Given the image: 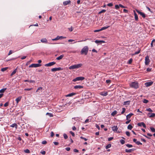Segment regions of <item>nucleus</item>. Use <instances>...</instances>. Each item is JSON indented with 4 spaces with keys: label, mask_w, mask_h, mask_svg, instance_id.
<instances>
[{
    "label": "nucleus",
    "mask_w": 155,
    "mask_h": 155,
    "mask_svg": "<svg viewBox=\"0 0 155 155\" xmlns=\"http://www.w3.org/2000/svg\"><path fill=\"white\" fill-rule=\"evenodd\" d=\"M130 87L135 89H137L139 87V83L137 82H132L130 84Z\"/></svg>",
    "instance_id": "f257e3e1"
},
{
    "label": "nucleus",
    "mask_w": 155,
    "mask_h": 155,
    "mask_svg": "<svg viewBox=\"0 0 155 155\" xmlns=\"http://www.w3.org/2000/svg\"><path fill=\"white\" fill-rule=\"evenodd\" d=\"M88 48L87 46H85L81 49V54H84L86 55L88 51Z\"/></svg>",
    "instance_id": "f03ea898"
},
{
    "label": "nucleus",
    "mask_w": 155,
    "mask_h": 155,
    "mask_svg": "<svg viewBox=\"0 0 155 155\" xmlns=\"http://www.w3.org/2000/svg\"><path fill=\"white\" fill-rule=\"evenodd\" d=\"M82 66V64H79L71 66L69 67V69H74L78 68L81 67Z\"/></svg>",
    "instance_id": "7ed1b4c3"
},
{
    "label": "nucleus",
    "mask_w": 155,
    "mask_h": 155,
    "mask_svg": "<svg viewBox=\"0 0 155 155\" xmlns=\"http://www.w3.org/2000/svg\"><path fill=\"white\" fill-rule=\"evenodd\" d=\"M84 79V78L83 77H78L73 79L72 80L73 81L75 82L77 81H82Z\"/></svg>",
    "instance_id": "20e7f679"
},
{
    "label": "nucleus",
    "mask_w": 155,
    "mask_h": 155,
    "mask_svg": "<svg viewBox=\"0 0 155 155\" xmlns=\"http://www.w3.org/2000/svg\"><path fill=\"white\" fill-rule=\"evenodd\" d=\"M41 64H33L29 66V68H37L40 67Z\"/></svg>",
    "instance_id": "39448f33"
},
{
    "label": "nucleus",
    "mask_w": 155,
    "mask_h": 155,
    "mask_svg": "<svg viewBox=\"0 0 155 155\" xmlns=\"http://www.w3.org/2000/svg\"><path fill=\"white\" fill-rule=\"evenodd\" d=\"M150 62L149 57L148 56H146L145 58V65H148Z\"/></svg>",
    "instance_id": "423d86ee"
},
{
    "label": "nucleus",
    "mask_w": 155,
    "mask_h": 155,
    "mask_svg": "<svg viewBox=\"0 0 155 155\" xmlns=\"http://www.w3.org/2000/svg\"><path fill=\"white\" fill-rule=\"evenodd\" d=\"M65 37H64L62 36H58L56 38L52 39V41H56L59 39H62L65 38Z\"/></svg>",
    "instance_id": "0eeeda50"
},
{
    "label": "nucleus",
    "mask_w": 155,
    "mask_h": 155,
    "mask_svg": "<svg viewBox=\"0 0 155 155\" xmlns=\"http://www.w3.org/2000/svg\"><path fill=\"white\" fill-rule=\"evenodd\" d=\"M56 64V63L54 62H50L48 64H46L45 65V66L46 67H49L52 66Z\"/></svg>",
    "instance_id": "6e6552de"
},
{
    "label": "nucleus",
    "mask_w": 155,
    "mask_h": 155,
    "mask_svg": "<svg viewBox=\"0 0 155 155\" xmlns=\"http://www.w3.org/2000/svg\"><path fill=\"white\" fill-rule=\"evenodd\" d=\"M42 88L41 87H40L38 88L36 91V92L38 93L39 95H41L42 92Z\"/></svg>",
    "instance_id": "1a4fd4ad"
},
{
    "label": "nucleus",
    "mask_w": 155,
    "mask_h": 155,
    "mask_svg": "<svg viewBox=\"0 0 155 155\" xmlns=\"http://www.w3.org/2000/svg\"><path fill=\"white\" fill-rule=\"evenodd\" d=\"M136 11L139 14L141 15L143 18H145L146 17L144 13L141 12L137 9L136 10Z\"/></svg>",
    "instance_id": "9d476101"
},
{
    "label": "nucleus",
    "mask_w": 155,
    "mask_h": 155,
    "mask_svg": "<svg viewBox=\"0 0 155 155\" xmlns=\"http://www.w3.org/2000/svg\"><path fill=\"white\" fill-rule=\"evenodd\" d=\"M153 83V82L152 81L146 82L145 83V85L146 87H148L151 86Z\"/></svg>",
    "instance_id": "9b49d317"
},
{
    "label": "nucleus",
    "mask_w": 155,
    "mask_h": 155,
    "mask_svg": "<svg viewBox=\"0 0 155 155\" xmlns=\"http://www.w3.org/2000/svg\"><path fill=\"white\" fill-rule=\"evenodd\" d=\"M137 125L138 126L141 127L143 126L144 128H145L146 127V126L145 124L143 122H142L141 123H138L137 124Z\"/></svg>",
    "instance_id": "f8f14e48"
},
{
    "label": "nucleus",
    "mask_w": 155,
    "mask_h": 155,
    "mask_svg": "<svg viewBox=\"0 0 155 155\" xmlns=\"http://www.w3.org/2000/svg\"><path fill=\"white\" fill-rule=\"evenodd\" d=\"M112 130L114 132L117 131L118 129L117 126H114L112 127Z\"/></svg>",
    "instance_id": "ddd939ff"
},
{
    "label": "nucleus",
    "mask_w": 155,
    "mask_h": 155,
    "mask_svg": "<svg viewBox=\"0 0 155 155\" xmlns=\"http://www.w3.org/2000/svg\"><path fill=\"white\" fill-rule=\"evenodd\" d=\"M133 114L132 113H130V114H128V115H127V116H126V120H128L133 115Z\"/></svg>",
    "instance_id": "4468645a"
},
{
    "label": "nucleus",
    "mask_w": 155,
    "mask_h": 155,
    "mask_svg": "<svg viewBox=\"0 0 155 155\" xmlns=\"http://www.w3.org/2000/svg\"><path fill=\"white\" fill-rule=\"evenodd\" d=\"M100 94L103 96H106L108 94V93L107 92H102L100 93Z\"/></svg>",
    "instance_id": "2eb2a0df"
},
{
    "label": "nucleus",
    "mask_w": 155,
    "mask_h": 155,
    "mask_svg": "<svg viewBox=\"0 0 155 155\" xmlns=\"http://www.w3.org/2000/svg\"><path fill=\"white\" fill-rule=\"evenodd\" d=\"M150 114V115L149 116V117L150 118V117H155V114L154 113H149L147 114V115H149Z\"/></svg>",
    "instance_id": "dca6fc26"
},
{
    "label": "nucleus",
    "mask_w": 155,
    "mask_h": 155,
    "mask_svg": "<svg viewBox=\"0 0 155 155\" xmlns=\"http://www.w3.org/2000/svg\"><path fill=\"white\" fill-rule=\"evenodd\" d=\"M71 2L70 0L66 1L65 2H63V4L65 6V5H66L70 3Z\"/></svg>",
    "instance_id": "f3484780"
},
{
    "label": "nucleus",
    "mask_w": 155,
    "mask_h": 155,
    "mask_svg": "<svg viewBox=\"0 0 155 155\" xmlns=\"http://www.w3.org/2000/svg\"><path fill=\"white\" fill-rule=\"evenodd\" d=\"M135 150V149H134V148L130 149H129V150L126 149L125 150V151L126 153H130L132 151H134Z\"/></svg>",
    "instance_id": "a211bd4d"
},
{
    "label": "nucleus",
    "mask_w": 155,
    "mask_h": 155,
    "mask_svg": "<svg viewBox=\"0 0 155 155\" xmlns=\"http://www.w3.org/2000/svg\"><path fill=\"white\" fill-rule=\"evenodd\" d=\"M95 43L97 44H99V43H104L105 42V41H103L102 40H96L95 41Z\"/></svg>",
    "instance_id": "6ab92c4d"
},
{
    "label": "nucleus",
    "mask_w": 155,
    "mask_h": 155,
    "mask_svg": "<svg viewBox=\"0 0 155 155\" xmlns=\"http://www.w3.org/2000/svg\"><path fill=\"white\" fill-rule=\"evenodd\" d=\"M76 94L74 93H72L70 94H69L66 95V97H71L74 95H75Z\"/></svg>",
    "instance_id": "aec40b11"
},
{
    "label": "nucleus",
    "mask_w": 155,
    "mask_h": 155,
    "mask_svg": "<svg viewBox=\"0 0 155 155\" xmlns=\"http://www.w3.org/2000/svg\"><path fill=\"white\" fill-rule=\"evenodd\" d=\"M83 88V87L81 85H76L74 86V88L75 89H81Z\"/></svg>",
    "instance_id": "412c9836"
},
{
    "label": "nucleus",
    "mask_w": 155,
    "mask_h": 155,
    "mask_svg": "<svg viewBox=\"0 0 155 155\" xmlns=\"http://www.w3.org/2000/svg\"><path fill=\"white\" fill-rule=\"evenodd\" d=\"M134 13L135 19V20L137 21L138 20V17L136 13L134 10Z\"/></svg>",
    "instance_id": "4be33fe9"
},
{
    "label": "nucleus",
    "mask_w": 155,
    "mask_h": 155,
    "mask_svg": "<svg viewBox=\"0 0 155 155\" xmlns=\"http://www.w3.org/2000/svg\"><path fill=\"white\" fill-rule=\"evenodd\" d=\"M21 97L19 96L16 99L15 101L17 104H18L19 102L20 101L21 98Z\"/></svg>",
    "instance_id": "5701e85b"
},
{
    "label": "nucleus",
    "mask_w": 155,
    "mask_h": 155,
    "mask_svg": "<svg viewBox=\"0 0 155 155\" xmlns=\"http://www.w3.org/2000/svg\"><path fill=\"white\" fill-rule=\"evenodd\" d=\"M130 101H124L123 103L124 105H129Z\"/></svg>",
    "instance_id": "b1692460"
},
{
    "label": "nucleus",
    "mask_w": 155,
    "mask_h": 155,
    "mask_svg": "<svg viewBox=\"0 0 155 155\" xmlns=\"http://www.w3.org/2000/svg\"><path fill=\"white\" fill-rule=\"evenodd\" d=\"M10 127H15L16 129H17L18 125L14 123L10 125Z\"/></svg>",
    "instance_id": "393cba45"
},
{
    "label": "nucleus",
    "mask_w": 155,
    "mask_h": 155,
    "mask_svg": "<svg viewBox=\"0 0 155 155\" xmlns=\"http://www.w3.org/2000/svg\"><path fill=\"white\" fill-rule=\"evenodd\" d=\"M41 41L42 43H47V40L45 38H43L41 40Z\"/></svg>",
    "instance_id": "a878e982"
},
{
    "label": "nucleus",
    "mask_w": 155,
    "mask_h": 155,
    "mask_svg": "<svg viewBox=\"0 0 155 155\" xmlns=\"http://www.w3.org/2000/svg\"><path fill=\"white\" fill-rule=\"evenodd\" d=\"M64 56V55L63 54L57 57L56 58V59L58 60H60L62 59Z\"/></svg>",
    "instance_id": "bb28decb"
},
{
    "label": "nucleus",
    "mask_w": 155,
    "mask_h": 155,
    "mask_svg": "<svg viewBox=\"0 0 155 155\" xmlns=\"http://www.w3.org/2000/svg\"><path fill=\"white\" fill-rule=\"evenodd\" d=\"M117 111L116 110H114L113 112L111 114V115L112 116H114L115 115L117 114Z\"/></svg>",
    "instance_id": "cd10ccee"
},
{
    "label": "nucleus",
    "mask_w": 155,
    "mask_h": 155,
    "mask_svg": "<svg viewBox=\"0 0 155 155\" xmlns=\"http://www.w3.org/2000/svg\"><path fill=\"white\" fill-rule=\"evenodd\" d=\"M7 89V88H5L0 90V93H4V91Z\"/></svg>",
    "instance_id": "c85d7f7f"
},
{
    "label": "nucleus",
    "mask_w": 155,
    "mask_h": 155,
    "mask_svg": "<svg viewBox=\"0 0 155 155\" xmlns=\"http://www.w3.org/2000/svg\"><path fill=\"white\" fill-rule=\"evenodd\" d=\"M17 71V69H15V70H14L13 72H12V73H11V76H12Z\"/></svg>",
    "instance_id": "c756f323"
},
{
    "label": "nucleus",
    "mask_w": 155,
    "mask_h": 155,
    "mask_svg": "<svg viewBox=\"0 0 155 155\" xmlns=\"http://www.w3.org/2000/svg\"><path fill=\"white\" fill-rule=\"evenodd\" d=\"M133 127V126L130 124H129L127 126V129L130 130H131Z\"/></svg>",
    "instance_id": "7c9ffc66"
},
{
    "label": "nucleus",
    "mask_w": 155,
    "mask_h": 155,
    "mask_svg": "<svg viewBox=\"0 0 155 155\" xmlns=\"http://www.w3.org/2000/svg\"><path fill=\"white\" fill-rule=\"evenodd\" d=\"M111 146V144H109L106 146L105 148L106 149H108L109 148H110Z\"/></svg>",
    "instance_id": "2f4dec72"
},
{
    "label": "nucleus",
    "mask_w": 155,
    "mask_h": 155,
    "mask_svg": "<svg viewBox=\"0 0 155 155\" xmlns=\"http://www.w3.org/2000/svg\"><path fill=\"white\" fill-rule=\"evenodd\" d=\"M109 27V26L103 27L102 28L100 29H101V31H102L103 30H105V29H106L107 28Z\"/></svg>",
    "instance_id": "473e14b6"
},
{
    "label": "nucleus",
    "mask_w": 155,
    "mask_h": 155,
    "mask_svg": "<svg viewBox=\"0 0 155 155\" xmlns=\"http://www.w3.org/2000/svg\"><path fill=\"white\" fill-rule=\"evenodd\" d=\"M125 111H126V108L124 107L122 108V111L121 112V114H123L125 112Z\"/></svg>",
    "instance_id": "72a5a7b5"
},
{
    "label": "nucleus",
    "mask_w": 155,
    "mask_h": 155,
    "mask_svg": "<svg viewBox=\"0 0 155 155\" xmlns=\"http://www.w3.org/2000/svg\"><path fill=\"white\" fill-rule=\"evenodd\" d=\"M126 146L128 148H131L133 147V145L130 144H126Z\"/></svg>",
    "instance_id": "f704fd0d"
},
{
    "label": "nucleus",
    "mask_w": 155,
    "mask_h": 155,
    "mask_svg": "<svg viewBox=\"0 0 155 155\" xmlns=\"http://www.w3.org/2000/svg\"><path fill=\"white\" fill-rule=\"evenodd\" d=\"M106 11V10L105 9H103L101 11L99 12V14H101L102 13L105 12Z\"/></svg>",
    "instance_id": "c9c22d12"
},
{
    "label": "nucleus",
    "mask_w": 155,
    "mask_h": 155,
    "mask_svg": "<svg viewBox=\"0 0 155 155\" xmlns=\"http://www.w3.org/2000/svg\"><path fill=\"white\" fill-rule=\"evenodd\" d=\"M120 142L121 144H123L125 143V141L124 140L121 139L120 140Z\"/></svg>",
    "instance_id": "e433bc0d"
},
{
    "label": "nucleus",
    "mask_w": 155,
    "mask_h": 155,
    "mask_svg": "<svg viewBox=\"0 0 155 155\" xmlns=\"http://www.w3.org/2000/svg\"><path fill=\"white\" fill-rule=\"evenodd\" d=\"M46 115H48L50 117H51L53 116V115L52 114L49 113H47L46 114Z\"/></svg>",
    "instance_id": "4c0bfd02"
},
{
    "label": "nucleus",
    "mask_w": 155,
    "mask_h": 155,
    "mask_svg": "<svg viewBox=\"0 0 155 155\" xmlns=\"http://www.w3.org/2000/svg\"><path fill=\"white\" fill-rule=\"evenodd\" d=\"M143 102L144 103H147L148 102V101L146 99H144Z\"/></svg>",
    "instance_id": "58836bf2"
},
{
    "label": "nucleus",
    "mask_w": 155,
    "mask_h": 155,
    "mask_svg": "<svg viewBox=\"0 0 155 155\" xmlns=\"http://www.w3.org/2000/svg\"><path fill=\"white\" fill-rule=\"evenodd\" d=\"M7 69V67L4 68H2L1 70L2 71H5Z\"/></svg>",
    "instance_id": "ea45409f"
},
{
    "label": "nucleus",
    "mask_w": 155,
    "mask_h": 155,
    "mask_svg": "<svg viewBox=\"0 0 155 155\" xmlns=\"http://www.w3.org/2000/svg\"><path fill=\"white\" fill-rule=\"evenodd\" d=\"M150 130L152 132H155V129L153 127H150Z\"/></svg>",
    "instance_id": "a19ab883"
},
{
    "label": "nucleus",
    "mask_w": 155,
    "mask_h": 155,
    "mask_svg": "<svg viewBox=\"0 0 155 155\" xmlns=\"http://www.w3.org/2000/svg\"><path fill=\"white\" fill-rule=\"evenodd\" d=\"M63 136L65 139H66L68 138L67 135L66 134H63Z\"/></svg>",
    "instance_id": "79ce46f5"
},
{
    "label": "nucleus",
    "mask_w": 155,
    "mask_h": 155,
    "mask_svg": "<svg viewBox=\"0 0 155 155\" xmlns=\"http://www.w3.org/2000/svg\"><path fill=\"white\" fill-rule=\"evenodd\" d=\"M24 152L27 153H29L30 152L29 150L28 149H26L24 150Z\"/></svg>",
    "instance_id": "37998d69"
},
{
    "label": "nucleus",
    "mask_w": 155,
    "mask_h": 155,
    "mask_svg": "<svg viewBox=\"0 0 155 155\" xmlns=\"http://www.w3.org/2000/svg\"><path fill=\"white\" fill-rule=\"evenodd\" d=\"M68 29L69 31H72L73 30V28L72 26H71V27L68 28Z\"/></svg>",
    "instance_id": "c03bdc74"
},
{
    "label": "nucleus",
    "mask_w": 155,
    "mask_h": 155,
    "mask_svg": "<svg viewBox=\"0 0 155 155\" xmlns=\"http://www.w3.org/2000/svg\"><path fill=\"white\" fill-rule=\"evenodd\" d=\"M107 5L109 7H111L113 6V4L112 3H110L107 4Z\"/></svg>",
    "instance_id": "a18cd8bd"
},
{
    "label": "nucleus",
    "mask_w": 155,
    "mask_h": 155,
    "mask_svg": "<svg viewBox=\"0 0 155 155\" xmlns=\"http://www.w3.org/2000/svg\"><path fill=\"white\" fill-rule=\"evenodd\" d=\"M51 71H52L54 72L57 71L56 68H54L51 69Z\"/></svg>",
    "instance_id": "49530a36"
},
{
    "label": "nucleus",
    "mask_w": 155,
    "mask_h": 155,
    "mask_svg": "<svg viewBox=\"0 0 155 155\" xmlns=\"http://www.w3.org/2000/svg\"><path fill=\"white\" fill-rule=\"evenodd\" d=\"M146 110L150 112H152L153 111V110H151V109L150 108L147 109Z\"/></svg>",
    "instance_id": "de8ad7c7"
},
{
    "label": "nucleus",
    "mask_w": 155,
    "mask_h": 155,
    "mask_svg": "<svg viewBox=\"0 0 155 155\" xmlns=\"http://www.w3.org/2000/svg\"><path fill=\"white\" fill-rule=\"evenodd\" d=\"M136 143L138 145H142V143H140L139 141H137V142Z\"/></svg>",
    "instance_id": "09e8293b"
},
{
    "label": "nucleus",
    "mask_w": 155,
    "mask_h": 155,
    "mask_svg": "<svg viewBox=\"0 0 155 155\" xmlns=\"http://www.w3.org/2000/svg\"><path fill=\"white\" fill-rule=\"evenodd\" d=\"M126 134L127 136H128V137L130 136V133L129 132L127 131H126Z\"/></svg>",
    "instance_id": "8fccbe9b"
},
{
    "label": "nucleus",
    "mask_w": 155,
    "mask_h": 155,
    "mask_svg": "<svg viewBox=\"0 0 155 155\" xmlns=\"http://www.w3.org/2000/svg\"><path fill=\"white\" fill-rule=\"evenodd\" d=\"M9 103L8 102H6L4 104V106L5 107H6L8 106V105Z\"/></svg>",
    "instance_id": "3c124183"
},
{
    "label": "nucleus",
    "mask_w": 155,
    "mask_h": 155,
    "mask_svg": "<svg viewBox=\"0 0 155 155\" xmlns=\"http://www.w3.org/2000/svg\"><path fill=\"white\" fill-rule=\"evenodd\" d=\"M80 138H81V139H84V140L85 141H87V138H84V137H82V136H81V137H80Z\"/></svg>",
    "instance_id": "603ef678"
},
{
    "label": "nucleus",
    "mask_w": 155,
    "mask_h": 155,
    "mask_svg": "<svg viewBox=\"0 0 155 155\" xmlns=\"http://www.w3.org/2000/svg\"><path fill=\"white\" fill-rule=\"evenodd\" d=\"M13 53V51L12 50H10L9 51V52L8 54V55H9L10 54H12Z\"/></svg>",
    "instance_id": "864d4df0"
},
{
    "label": "nucleus",
    "mask_w": 155,
    "mask_h": 155,
    "mask_svg": "<svg viewBox=\"0 0 155 155\" xmlns=\"http://www.w3.org/2000/svg\"><path fill=\"white\" fill-rule=\"evenodd\" d=\"M115 9H118L119 8V7H120V6H119V5H115Z\"/></svg>",
    "instance_id": "5fc2aeb1"
},
{
    "label": "nucleus",
    "mask_w": 155,
    "mask_h": 155,
    "mask_svg": "<svg viewBox=\"0 0 155 155\" xmlns=\"http://www.w3.org/2000/svg\"><path fill=\"white\" fill-rule=\"evenodd\" d=\"M70 133L72 135V136L73 137H74L75 136L74 134V132L71 131H70Z\"/></svg>",
    "instance_id": "6e6d98bb"
},
{
    "label": "nucleus",
    "mask_w": 155,
    "mask_h": 155,
    "mask_svg": "<svg viewBox=\"0 0 155 155\" xmlns=\"http://www.w3.org/2000/svg\"><path fill=\"white\" fill-rule=\"evenodd\" d=\"M57 71H60L62 70V69L61 67L56 68Z\"/></svg>",
    "instance_id": "4d7b16f0"
},
{
    "label": "nucleus",
    "mask_w": 155,
    "mask_h": 155,
    "mask_svg": "<svg viewBox=\"0 0 155 155\" xmlns=\"http://www.w3.org/2000/svg\"><path fill=\"white\" fill-rule=\"evenodd\" d=\"M113 138H114L113 137H109L108 138V141H110L112 140Z\"/></svg>",
    "instance_id": "13d9d810"
},
{
    "label": "nucleus",
    "mask_w": 155,
    "mask_h": 155,
    "mask_svg": "<svg viewBox=\"0 0 155 155\" xmlns=\"http://www.w3.org/2000/svg\"><path fill=\"white\" fill-rule=\"evenodd\" d=\"M41 153L42 154L45 155V154L46 152L45 151H43L41 152Z\"/></svg>",
    "instance_id": "bf43d9fd"
},
{
    "label": "nucleus",
    "mask_w": 155,
    "mask_h": 155,
    "mask_svg": "<svg viewBox=\"0 0 155 155\" xmlns=\"http://www.w3.org/2000/svg\"><path fill=\"white\" fill-rule=\"evenodd\" d=\"M47 142L46 140H44L42 141V143L44 144H45L47 143Z\"/></svg>",
    "instance_id": "052dcab7"
},
{
    "label": "nucleus",
    "mask_w": 155,
    "mask_h": 155,
    "mask_svg": "<svg viewBox=\"0 0 155 155\" xmlns=\"http://www.w3.org/2000/svg\"><path fill=\"white\" fill-rule=\"evenodd\" d=\"M123 12L125 13H127L128 12V11L127 9H123Z\"/></svg>",
    "instance_id": "680f3d73"
},
{
    "label": "nucleus",
    "mask_w": 155,
    "mask_h": 155,
    "mask_svg": "<svg viewBox=\"0 0 155 155\" xmlns=\"http://www.w3.org/2000/svg\"><path fill=\"white\" fill-rule=\"evenodd\" d=\"M111 82V81L110 80H106V82L107 83V84H109V83H110Z\"/></svg>",
    "instance_id": "e2e57ef3"
},
{
    "label": "nucleus",
    "mask_w": 155,
    "mask_h": 155,
    "mask_svg": "<svg viewBox=\"0 0 155 155\" xmlns=\"http://www.w3.org/2000/svg\"><path fill=\"white\" fill-rule=\"evenodd\" d=\"M151 68H148L147 69V71L148 72H150L151 71Z\"/></svg>",
    "instance_id": "0e129e2a"
},
{
    "label": "nucleus",
    "mask_w": 155,
    "mask_h": 155,
    "mask_svg": "<svg viewBox=\"0 0 155 155\" xmlns=\"http://www.w3.org/2000/svg\"><path fill=\"white\" fill-rule=\"evenodd\" d=\"M51 137H53L54 135V132H53V131H51Z\"/></svg>",
    "instance_id": "69168bd1"
},
{
    "label": "nucleus",
    "mask_w": 155,
    "mask_h": 155,
    "mask_svg": "<svg viewBox=\"0 0 155 155\" xmlns=\"http://www.w3.org/2000/svg\"><path fill=\"white\" fill-rule=\"evenodd\" d=\"M65 150L67 151H69L70 150V148L69 147H67L65 148Z\"/></svg>",
    "instance_id": "338daca9"
},
{
    "label": "nucleus",
    "mask_w": 155,
    "mask_h": 155,
    "mask_svg": "<svg viewBox=\"0 0 155 155\" xmlns=\"http://www.w3.org/2000/svg\"><path fill=\"white\" fill-rule=\"evenodd\" d=\"M73 150L74 152L78 153L79 152L78 150L76 149H74Z\"/></svg>",
    "instance_id": "774afa93"
}]
</instances>
